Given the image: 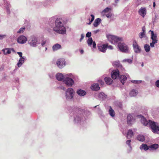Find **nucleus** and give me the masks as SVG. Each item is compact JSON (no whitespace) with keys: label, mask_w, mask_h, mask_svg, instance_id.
<instances>
[{"label":"nucleus","mask_w":159,"mask_h":159,"mask_svg":"<svg viewBox=\"0 0 159 159\" xmlns=\"http://www.w3.org/2000/svg\"><path fill=\"white\" fill-rule=\"evenodd\" d=\"M61 48V45L58 43H56L52 46V50L53 51H55L60 49Z\"/></svg>","instance_id":"a211bd4d"},{"label":"nucleus","mask_w":159,"mask_h":159,"mask_svg":"<svg viewBox=\"0 0 159 159\" xmlns=\"http://www.w3.org/2000/svg\"><path fill=\"white\" fill-rule=\"evenodd\" d=\"M149 31L151 32V39L152 40V42L150 43V45L152 48H153L154 47V45L157 43L158 42L157 35L156 34H154L153 31L150 30Z\"/></svg>","instance_id":"0eeeda50"},{"label":"nucleus","mask_w":159,"mask_h":159,"mask_svg":"<svg viewBox=\"0 0 159 159\" xmlns=\"http://www.w3.org/2000/svg\"><path fill=\"white\" fill-rule=\"evenodd\" d=\"M13 51V52H15V50H14V49L13 48H10V51Z\"/></svg>","instance_id":"052dcab7"},{"label":"nucleus","mask_w":159,"mask_h":159,"mask_svg":"<svg viewBox=\"0 0 159 159\" xmlns=\"http://www.w3.org/2000/svg\"><path fill=\"white\" fill-rule=\"evenodd\" d=\"M155 5H156L155 3V2H153V6L154 7H155Z\"/></svg>","instance_id":"680f3d73"},{"label":"nucleus","mask_w":159,"mask_h":159,"mask_svg":"<svg viewBox=\"0 0 159 159\" xmlns=\"http://www.w3.org/2000/svg\"><path fill=\"white\" fill-rule=\"evenodd\" d=\"M141 122L145 126L149 125L154 133L159 134V124L149 120L148 122L146 119L142 117L141 119Z\"/></svg>","instance_id":"7ed1b4c3"},{"label":"nucleus","mask_w":159,"mask_h":159,"mask_svg":"<svg viewBox=\"0 0 159 159\" xmlns=\"http://www.w3.org/2000/svg\"><path fill=\"white\" fill-rule=\"evenodd\" d=\"M144 48L146 52H148L150 50V46L149 45L146 44L144 45Z\"/></svg>","instance_id":"473e14b6"},{"label":"nucleus","mask_w":159,"mask_h":159,"mask_svg":"<svg viewBox=\"0 0 159 159\" xmlns=\"http://www.w3.org/2000/svg\"><path fill=\"white\" fill-rule=\"evenodd\" d=\"M109 113L110 116L112 117H114L115 115L114 111L112 109L111 107H110V109L109 110Z\"/></svg>","instance_id":"c85d7f7f"},{"label":"nucleus","mask_w":159,"mask_h":159,"mask_svg":"<svg viewBox=\"0 0 159 159\" xmlns=\"http://www.w3.org/2000/svg\"><path fill=\"white\" fill-rule=\"evenodd\" d=\"M138 93V92L137 90L133 89L130 91L129 95L131 97L135 96L137 95Z\"/></svg>","instance_id":"5701e85b"},{"label":"nucleus","mask_w":159,"mask_h":159,"mask_svg":"<svg viewBox=\"0 0 159 159\" xmlns=\"http://www.w3.org/2000/svg\"><path fill=\"white\" fill-rule=\"evenodd\" d=\"M133 135V132L132 130L129 129L127 134L126 137L127 139L131 138Z\"/></svg>","instance_id":"393cba45"},{"label":"nucleus","mask_w":159,"mask_h":159,"mask_svg":"<svg viewBox=\"0 0 159 159\" xmlns=\"http://www.w3.org/2000/svg\"><path fill=\"white\" fill-rule=\"evenodd\" d=\"M4 53L5 55L10 54L11 53L10 48H6L2 50Z\"/></svg>","instance_id":"cd10ccee"},{"label":"nucleus","mask_w":159,"mask_h":159,"mask_svg":"<svg viewBox=\"0 0 159 159\" xmlns=\"http://www.w3.org/2000/svg\"><path fill=\"white\" fill-rule=\"evenodd\" d=\"M139 14L144 18L146 14V9L145 7H141L138 11Z\"/></svg>","instance_id":"f8f14e48"},{"label":"nucleus","mask_w":159,"mask_h":159,"mask_svg":"<svg viewBox=\"0 0 159 159\" xmlns=\"http://www.w3.org/2000/svg\"><path fill=\"white\" fill-rule=\"evenodd\" d=\"M65 60L62 59H59L57 62V64L60 68L63 67L65 66Z\"/></svg>","instance_id":"1a4fd4ad"},{"label":"nucleus","mask_w":159,"mask_h":159,"mask_svg":"<svg viewBox=\"0 0 159 159\" xmlns=\"http://www.w3.org/2000/svg\"><path fill=\"white\" fill-rule=\"evenodd\" d=\"M80 52L81 54H83V53L84 51L83 50H81L80 51Z\"/></svg>","instance_id":"e2e57ef3"},{"label":"nucleus","mask_w":159,"mask_h":159,"mask_svg":"<svg viewBox=\"0 0 159 159\" xmlns=\"http://www.w3.org/2000/svg\"><path fill=\"white\" fill-rule=\"evenodd\" d=\"M61 89H63V90H65V88L64 87H63V86H61L60 87Z\"/></svg>","instance_id":"bf43d9fd"},{"label":"nucleus","mask_w":159,"mask_h":159,"mask_svg":"<svg viewBox=\"0 0 159 159\" xmlns=\"http://www.w3.org/2000/svg\"><path fill=\"white\" fill-rule=\"evenodd\" d=\"M87 43L89 46H91L93 43V41L92 38H89L87 41Z\"/></svg>","instance_id":"72a5a7b5"},{"label":"nucleus","mask_w":159,"mask_h":159,"mask_svg":"<svg viewBox=\"0 0 159 159\" xmlns=\"http://www.w3.org/2000/svg\"><path fill=\"white\" fill-rule=\"evenodd\" d=\"M90 16H91V17H92L90 20H91V21L93 22V20H94V16L93 15V14H91Z\"/></svg>","instance_id":"3c124183"},{"label":"nucleus","mask_w":159,"mask_h":159,"mask_svg":"<svg viewBox=\"0 0 159 159\" xmlns=\"http://www.w3.org/2000/svg\"><path fill=\"white\" fill-rule=\"evenodd\" d=\"M112 65L114 66H115L118 67H122V66L120 64L119 61H116L113 62Z\"/></svg>","instance_id":"c756f323"},{"label":"nucleus","mask_w":159,"mask_h":159,"mask_svg":"<svg viewBox=\"0 0 159 159\" xmlns=\"http://www.w3.org/2000/svg\"><path fill=\"white\" fill-rule=\"evenodd\" d=\"M130 140H128L126 141V144L128 145L130 147L131 149V147L130 145Z\"/></svg>","instance_id":"a19ab883"},{"label":"nucleus","mask_w":159,"mask_h":159,"mask_svg":"<svg viewBox=\"0 0 159 159\" xmlns=\"http://www.w3.org/2000/svg\"><path fill=\"white\" fill-rule=\"evenodd\" d=\"M111 77L113 79H116L117 77H119V70L117 69L115 70H113L111 74Z\"/></svg>","instance_id":"ddd939ff"},{"label":"nucleus","mask_w":159,"mask_h":159,"mask_svg":"<svg viewBox=\"0 0 159 159\" xmlns=\"http://www.w3.org/2000/svg\"><path fill=\"white\" fill-rule=\"evenodd\" d=\"M9 6L7 7H6V9L7 10V14H9L10 13V11L9 9Z\"/></svg>","instance_id":"5fc2aeb1"},{"label":"nucleus","mask_w":159,"mask_h":159,"mask_svg":"<svg viewBox=\"0 0 159 159\" xmlns=\"http://www.w3.org/2000/svg\"><path fill=\"white\" fill-rule=\"evenodd\" d=\"M107 44H104L98 47V49L100 51L104 52L107 49Z\"/></svg>","instance_id":"2eb2a0df"},{"label":"nucleus","mask_w":159,"mask_h":159,"mask_svg":"<svg viewBox=\"0 0 159 159\" xmlns=\"http://www.w3.org/2000/svg\"><path fill=\"white\" fill-rule=\"evenodd\" d=\"M155 85L158 88H159V80H157L155 83Z\"/></svg>","instance_id":"c03bdc74"},{"label":"nucleus","mask_w":159,"mask_h":159,"mask_svg":"<svg viewBox=\"0 0 159 159\" xmlns=\"http://www.w3.org/2000/svg\"><path fill=\"white\" fill-rule=\"evenodd\" d=\"M91 36V33L90 32H88L86 34V37L87 38H90Z\"/></svg>","instance_id":"37998d69"},{"label":"nucleus","mask_w":159,"mask_h":159,"mask_svg":"<svg viewBox=\"0 0 159 159\" xmlns=\"http://www.w3.org/2000/svg\"><path fill=\"white\" fill-rule=\"evenodd\" d=\"M74 120L75 122H79L81 121V118L79 117V116H76Z\"/></svg>","instance_id":"58836bf2"},{"label":"nucleus","mask_w":159,"mask_h":159,"mask_svg":"<svg viewBox=\"0 0 159 159\" xmlns=\"http://www.w3.org/2000/svg\"><path fill=\"white\" fill-rule=\"evenodd\" d=\"M110 10V8L108 7H107L102 11V13H103L107 12L109 11Z\"/></svg>","instance_id":"ea45409f"},{"label":"nucleus","mask_w":159,"mask_h":159,"mask_svg":"<svg viewBox=\"0 0 159 159\" xmlns=\"http://www.w3.org/2000/svg\"><path fill=\"white\" fill-rule=\"evenodd\" d=\"M101 22V20L99 18L96 19L93 23V25L94 27H97Z\"/></svg>","instance_id":"f3484780"},{"label":"nucleus","mask_w":159,"mask_h":159,"mask_svg":"<svg viewBox=\"0 0 159 159\" xmlns=\"http://www.w3.org/2000/svg\"><path fill=\"white\" fill-rule=\"evenodd\" d=\"M131 82L134 84H140L142 82V80H131Z\"/></svg>","instance_id":"e433bc0d"},{"label":"nucleus","mask_w":159,"mask_h":159,"mask_svg":"<svg viewBox=\"0 0 159 159\" xmlns=\"http://www.w3.org/2000/svg\"><path fill=\"white\" fill-rule=\"evenodd\" d=\"M25 29V27H23L21 28L17 32V33L20 34L24 32Z\"/></svg>","instance_id":"c9c22d12"},{"label":"nucleus","mask_w":159,"mask_h":159,"mask_svg":"<svg viewBox=\"0 0 159 159\" xmlns=\"http://www.w3.org/2000/svg\"><path fill=\"white\" fill-rule=\"evenodd\" d=\"M100 31V30H97L94 31L93 33L95 34H96L98 33Z\"/></svg>","instance_id":"603ef678"},{"label":"nucleus","mask_w":159,"mask_h":159,"mask_svg":"<svg viewBox=\"0 0 159 159\" xmlns=\"http://www.w3.org/2000/svg\"><path fill=\"white\" fill-rule=\"evenodd\" d=\"M6 36V35H5L0 34V39H2L4 38Z\"/></svg>","instance_id":"09e8293b"},{"label":"nucleus","mask_w":159,"mask_h":159,"mask_svg":"<svg viewBox=\"0 0 159 159\" xmlns=\"http://www.w3.org/2000/svg\"><path fill=\"white\" fill-rule=\"evenodd\" d=\"M149 146V150H155L158 148V145L157 144H155Z\"/></svg>","instance_id":"bb28decb"},{"label":"nucleus","mask_w":159,"mask_h":159,"mask_svg":"<svg viewBox=\"0 0 159 159\" xmlns=\"http://www.w3.org/2000/svg\"><path fill=\"white\" fill-rule=\"evenodd\" d=\"M3 69V67H1V68H0V71H2Z\"/></svg>","instance_id":"0e129e2a"},{"label":"nucleus","mask_w":159,"mask_h":159,"mask_svg":"<svg viewBox=\"0 0 159 159\" xmlns=\"http://www.w3.org/2000/svg\"><path fill=\"white\" fill-rule=\"evenodd\" d=\"M28 43L32 47H35L39 44L37 37L34 36H31L28 40Z\"/></svg>","instance_id":"20e7f679"},{"label":"nucleus","mask_w":159,"mask_h":159,"mask_svg":"<svg viewBox=\"0 0 159 159\" xmlns=\"http://www.w3.org/2000/svg\"><path fill=\"white\" fill-rule=\"evenodd\" d=\"M72 76V74H71L66 75L65 79L63 81L66 85L68 86H71L74 84Z\"/></svg>","instance_id":"39448f33"},{"label":"nucleus","mask_w":159,"mask_h":159,"mask_svg":"<svg viewBox=\"0 0 159 159\" xmlns=\"http://www.w3.org/2000/svg\"><path fill=\"white\" fill-rule=\"evenodd\" d=\"M137 139L138 140L140 141L143 142L144 140V137L143 135H140L138 136Z\"/></svg>","instance_id":"7c9ffc66"},{"label":"nucleus","mask_w":159,"mask_h":159,"mask_svg":"<svg viewBox=\"0 0 159 159\" xmlns=\"http://www.w3.org/2000/svg\"><path fill=\"white\" fill-rule=\"evenodd\" d=\"M96 43L94 42H93V47L94 48H96Z\"/></svg>","instance_id":"4d7b16f0"},{"label":"nucleus","mask_w":159,"mask_h":159,"mask_svg":"<svg viewBox=\"0 0 159 159\" xmlns=\"http://www.w3.org/2000/svg\"><path fill=\"white\" fill-rule=\"evenodd\" d=\"M65 75H63L61 73H58L56 75L57 79L59 81H63L65 79Z\"/></svg>","instance_id":"4468645a"},{"label":"nucleus","mask_w":159,"mask_h":159,"mask_svg":"<svg viewBox=\"0 0 159 159\" xmlns=\"http://www.w3.org/2000/svg\"><path fill=\"white\" fill-rule=\"evenodd\" d=\"M141 66L142 67H143V63H142V64L141 65Z\"/></svg>","instance_id":"774afa93"},{"label":"nucleus","mask_w":159,"mask_h":159,"mask_svg":"<svg viewBox=\"0 0 159 159\" xmlns=\"http://www.w3.org/2000/svg\"><path fill=\"white\" fill-rule=\"evenodd\" d=\"M107 37L111 43L115 44H118V46L120 51L125 53L128 52L129 48L127 45L124 43L119 42L123 41L122 38L110 34L107 35Z\"/></svg>","instance_id":"f257e3e1"},{"label":"nucleus","mask_w":159,"mask_h":159,"mask_svg":"<svg viewBox=\"0 0 159 159\" xmlns=\"http://www.w3.org/2000/svg\"><path fill=\"white\" fill-rule=\"evenodd\" d=\"M158 17L159 16L157 14H156L155 15L154 17L153 18L152 20V22L153 24H154V23H156L157 21L159 19Z\"/></svg>","instance_id":"2f4dec72"},{"label":"nucleus","mask_w":159,"mask_h":159,"mask_svg":"<svg viewBox=\"0 0 159 159\" xmlns=\"http://www.w3.org/2000/svg\"><path fill=\"white\" fill-rule=\"evenodd\" d=\"M145 33H144V32H141L139 34V37L140 39H142L143 37H145Z\"/></svg>","instance_id":"4c0bfd02"},{"label":"nucleus","mask_w":159,"mask_h":159,"mask_svg":"<svg viewBox=\"0 0 159 159\" xmlns=\"http://www.w3.org/2000/svg\"><path fill=\"white\" fill-rule=\"evenodd\" d=\"M46 40H43L41 43V45L42 46H43L46 43Z\"/></svg>","instance_id":"49530a36"},{"label":"nucleus","mask_w":159,"mask_h":159,"mask_svg":"<svg viewBox=\"0 0 159 159\" xmlns=\"http://www.w3.org/2000/svg\"><path fill=\"white\" fill-rule=\"evenodd\" d=\"M55 19V17H53L50 19L49 20L50 21V22H53L54 21Z\"/></svg>","instance_id":"de8ad7c7"},{"label":"nucleus","mask_w":159,"mask_h":159,"mask_svg":"<svg viewBox=\"0 0 159 159\" xmlns=\"http://www.w3.org/2000/svg\"><path fill=\"white\" fill-rule=\"evenodd\" d=\"M17 53L19 55L20 58L23 57H22V53L21 52H17Z\"/></svg>","instance_id":"864d4df0"},{"label":"nucleus","mask_w":159,"mask_h":159,"mask_svg":"<svg viewBox=\"0 0 159 159\" xmlns=\"http://www.w3.org/2000/svg\"><path fill=\"white\" fill-rule=\"evenodd\" d=\"M105 80L106 83L107 84H111L112 83V80L110 77H106L105 78Z\"/></svg>","instance_id":"4be33fe9"},{"label":"nucleus","mask_w":159,"mask_h":159,"mask_svg":"<svg viewBox=\"0 0 159 159\" xmlns=\"http://www.w3.org/2000/svg\"><path fill=\"white\" fill-rule=\"evenodd\" d=\"M119 0H115V2L116 3H117L119 1Z\"/></svg>","instance_id":"338daca9"},{"label":"nucleus","mask_w":159,"mask_h":159,"mask_svg":"<svg viewBox=\"0 0 159 159\" xmlns=\"http://www.w3.org/2000/svg\"><path fill=\"white\" fill-rule=\"evenodd\" d=\"M75 92L71 88H69L66 91V98L67 100H69L73 98Z\"/></svg>","instance_id":"423d86ee"},{"label":"nucleus","mask_w":159,"mask_h":159,"mask_svg":"<svg viewBox=\"0 0 159 159\" xmlns=\"http://www.w3.org/2000/svg\"><path fill=\"white\" fill-rule=\"evenodd\" d=\"M92 22V21H91V20H90V21L89 22V23H88V24L89 25H90V24H91Z\"/></svg>","instance_id":"69168bd1"},{"label":"nucleus","mask_w":159,"mask_h":159,"mask_svg":"<svg viewBox=\"0 0 159 159\" xmlns=\"http://www.w3.org/2000/svg\"><path fill=\"white\" fill-rule=\"evenodd\" d=\"M53 30L59 34H66V29L64 26L63 21L62 19L57 18L55 20Z\"/></svg>","instance_id":"f03ea898"},{"label":"nucleus","mask_w":159,"mask_h":159,"mask_svg":"<svg viewBox=\"0 0 159 159\" xmlns=\"http://www.w3.org/2000/svg\"><path fill=\"white\" fill-rule=\"evenodd\" d=\"M77 93L80 96H84L86 94V93L85 91L80 89H79L77 91Z\"/></svg>","instance_id":"dca6fc26"},{"label":"nucleus","mask_w":159,"mask_h":159,"mask_svg":"<svg viewBox=\"0 0 159 159\" xmlns=\"http://www.w3.org/2000/svg\"><path fill=\"white\" fill-rule=\"evenodd\" d=\"M133 46L134 52L136 53H139L141 52V48L137 43L135 41L133 42Z\"/></svg>","instance_id":"6e6552de"},{"label":"nucleus","mask_w":159,"mask_h":159,"mask_svg":"<svg viewBox=\"0 0 159 159\" xmlns=\"http://www.w3.org/2000/svg\"><path fill=\"white\" fill-rule=\"evenodd\" d=\"M112 16V14L111 12H109L106 14V17L108 18H111Z\"/></svg>","instance_id":"79ce46f5"},{"label":"nucleus","mask_w":159,"mask_h":159,"mask_svg":"<svg viewBox=\"0 0 159 159\" xmlns=\"http://www.w3.org/2000/svg\"><path fill=\"white\" fill-rule=\"evenodd\" d=\"M24 60L25 59L24 57H21L20 59L19 62L17 64L18 67H20L22 65L24 62Z\"/></svg>","instance_id":"b1692460"},{"label":"nucleus","mask_w":159,"mask_h":159,"mask_svg":"<svg viewBox=\"0 0 159 159\" xmlns=\"http://www.w3.org/2000/svg\"><path fill=\"white\" fill-rule=\"evenodd\" d=\"M27 41L26 37L24 35H21L18 38L17 41L20 44L25 43Z\"/></svg>","instance_id":"9d476101"},{"label":"nucleus","mask_w":159,"mask_h":159,"mask_svg":"<svg viewBox=\"0 0 159 159\" xmlns=\"http://www.w3.org/2000/svg\"><path fill=\"white\" fill-rule=\"evenodd\" d=\"M123 62H127L129 63H132V60L130 59H125L123 60L122 61Z\"/></svg>","instance_id":"f704fd0d"},{"label":"nucleus","mask_w":159,"mask_h":159,"mask_svg":"<svg viewBox=\"0 0 159 159\" xmlns=\"http://www.w3.org/2000/svg\"><path fill=\"white\" fill-rule=\"evenodd\" d=\"M84 37V34H81V37L80 39V42H81L82 40L83 39Z\"/></svg>","instance_id":"a18cd8bd"},{"label":"nucleus","mask_w":159,"mask_h":159,"mask_svg":"<svg viewBox=\"0 0 159 159\" xmlns=\"http://www.w3.org/2000/svg\"><path fill=\"white\" fill-rule=\"evenodd\" d=\"M99 83L101 84V85H102L104 83V82L101 80H99Z\"/></svg>","instance_id":"6e6d98bb"},{"label":"nucleus","mask_w":159,"mask_h":159,"mask_svg":"<svg viewBox=\"0 0 159 159\" xmlns=\"http://www.w3.org/2000/svg\"><path fill=\"white\" fill-rule=\"evenodd\" d=\"M150 146H148V145L145 144H143L140 147V149L141 150L143 149L145 151L149 150Z\"/></svg>","instance_id":"6ab92c4d"},{"label":"nucleus","mask_w":159,"mask_h":159,"mask_svg":"<svg viewBox=\"0 0 159 159\" xmlns=\"http://www.w3.org/2000/svg\"><path fill=\"white\" fill-rule=\"evenodd\" d=\"M142 32H144V33H145V27H143L142 28Z\"/></svg>","instance_id":"13d9d810"},{"label":"nucleus","mask_w":159,"mask_h":159,"mask_svg":"<svg viewBox=\"0 0 159 159\" xmlns=\"http://www.w3.org/2000/svg\"><path fill=\"white\" fill-rule=\"evenodd\" d=\"M107 48H108L110 49H112L113 48L112 47V46H111V45H109L108 46V45H107Z\"/></svg>","instance_id":"8fccbe9b"},{"label":"nucleus","mask_w":159,"mask_h":159,"mask_svg":"<svg viewBox=\"0 0 159 159\" xmlns=\"http://www.w3.org/2000/svg\"><path fill=\"white\" fill-rule=\"evenodd\" d=\"M91 89L93 90H98L100 89V87L98 84H94L91 86Z\"/></svg>","instance_id":"aec40b11"},{"label":"nucleus","mask_w":159,"mask_h":159,"mask_svg":"<svg viewBox=\"0 0 159 159\" xmlns=\"http://www.w3.org/2000/svg\"><path fill=\"white\" fill-rule=\"evenodd\" d=\"M135 122V119L131 114H129L127 116V124L130 125L133 124Z\"/></svg>","instance_id":"9b49d317"},{"label":"nucleus","mask_w":159,"mask_h":159,"mask_svg":"<svg viewBox=\"0 0 159 159\" xmlns=\"http://www.w3.org/2000/svg\"><path fill=\"white\" fill-rule=\"evenodd\" d=\"M98 97L100 99L104 100L106 98V96L103 93H100L98 94Z\"/></svg>","instance_id":"a878e982"},{"label":"nucleus","mask_w":159,"mask_h":159,"mask_svg":"<svg viewBox=\"0 0 159 159\" xmlns=\"http://www.w3.org/2000/svg\"><path fill=\"white\" fill-rule=\"evenodd\" d=\"M120 79L122 84H123L127 80V77L125 75H122L120 76Z\"/></svg>","instance_id":"412c9836"}]
</instances>
